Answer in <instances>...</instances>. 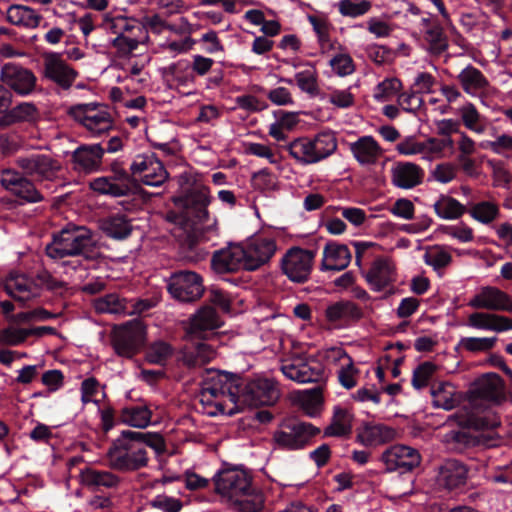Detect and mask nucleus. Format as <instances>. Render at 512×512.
I'll return each mask as SVG.
<instances>
[{"mask_svg": "<svg viewBox=\"0 0 512 512\" xmlns=\"http://www.w3.org/2000/svg\"><path fill=\"white\" fill-rule=\"evenodd\" d=\"M468 306L477 310L512 312V298L497 287L485 286L469 300Z\"/></svg>", "mask_w": 512, "mask_h": 512, "instance_id": "obj_16", "label": "nucleus"}, {"mask_svg": "<svg viewBox=\"0 0 512 512\" xmlns=\"http://www.w3.org/2000/svg\"><path fill=\"white\" fill-rule=\"evenodd\" d=\"M212 196L210 189L205 185H195L182 195L172 197V202L177 208L183 209L187 218L198 224H206L207 232H218V220L211 217L208 206Z\"/></svg>", "mask_w": 512, "mask_h": 512, "instance_id": "obj_5", "label": "nucleus"}, {"mask_svg": "<svg viewBox=\"0 0 512 512\" xmlns=\"http://www.w3.org/2000/svg\"><path fill=\"white\" fill-rule=\"evenodd\" d=\"M104 152L100 144L78 147L72 155L74 168L84 173L97 171L101 167Z\"/></svg>", "mask_w": 512, "mask_h": 512, "instance_id": "obj_23", "label": "nucleus"}, {"mask_svg": "<svg viewBox=\"0 0 512 512\" xmlns=\"http://www.w3.org/2000/svg\"><path fill=\"white\" fill-rule=\"evenodd\" d=\"M15 164L26 176L15 169H4L0 176L1 185L19 198L32 203L41 201L43 197L27 176L41 182L53 181L61 170L59 161L47 154L19 156Z\"/></svg>", "mask_w": 512, "mask_h": 512, "instance_id": "obj_1", "label": "nucleus"}, {"mask_svg": "<svg viewBox=\"0 0 512 512\" xmlns=\"http://www.w3.org/2000/svg\"><path fill=\"white\" fill-rule=\"evenodd\" d=\"M423 156L429 158L435 155H440L446 148L453 146L451 137L444 138H429L422 142Z\"/></svg>", "mask_w": 512, "mask_h": 512, "instance_id": "obj_56", "label": "nucleus"}, {"mask_svg": "<svg viewBox=\"0 0 512 512\" xmlns=\"http://www.w3.org/2000/svg\"><path fill=\"white\" fill-rule=\"evenodd\" d=\"M424 40L430 54L438 56L448 48V39L440 25L429 26L424 30Z\"/></svg>", "mask_w": 512, "mask_h": 512, "instance_id": "obj_46", "label": "nucleus"}, {"mask_svg": "<svg viewBox=\"0 0 512 512\" xmlns=\"http://www.w3.org/2000/svg\"><path fill=\"white\" fill-rule=\"evenodd\" d=\"M11 111L16 123H36L40 119L39 109L31 102H22Z\"/></svg>", "mask_w": 512, "mask_h": 512, "instance_id": "obj_50", "label": "nucleus"}, {"mask_svg": "<svg viewBox=\"0 0 512 512\" xmlns=\"http://www.w3.org/2000/svg\"><path fill=\"white\" fill-rule=\"evenodd\" d=\"M423 169L412 162H397L391 169V181L394 186L412 189L423 181Z\"/></svg>", "mask_w": 512, "mask_h": 512, "instance_id": "obj_22", "label": "nucleus"}, {"mask_svg": "<svg viewBox=\"0 0 512 512\" xmlns=\"http://www.w3.org/2000/svg\"><path fill=\"white\" fill-rule=\"evenodd\" d=\"M230 395L239 408L245 406L274 405L279 397L280 390L272 379L257 377L250 381L236 378V386L230 388Z\"/></svg>", "mask_w": 512, "mask_h": 512, "instance_id": "obj_3", "label": "nucleus"}, {"mask_svg": "<svg viewBox=\"0 0 512 512\" xmlns=\"http://www.w3.org/2000/svg\"><path fill=\"white\" fill-rule=\"evenodd\" d=\"M29 337L28 329L9 326L0 329V345L18 346Z\"/></svg>", "mask_w": 512, "mask_h": 512, "instance_id": "obj_53", "label": "nucleus"}, {"mask_svg": "<svg viewBox=\"0 0 512 512\" xmlns=\"http://www.w3.org/2000/svg\"><path fill=\"white\" fill-rule=\"evenodd\" d=\"M434 210L440 218L446 220L459 219L467 211L465 205L448 195H441L439 197V199L434 203Z\"/></svg>", "mask_w": 512, "mask_h": 512, "instance_id": "obj_42", "label": "nucleus"}, {"mask_svg": "<svg viewBox=\"0 0 512 512\" xmlns=\"http://www.w3.org/2000/svg\"><path fill=\"white\" fill-rule=\"evenodd\" d=\"M44 76L67 90L73 85L78 72L68 65L59 53H48L44 56Z\"/></svg>", "mask_w": 512, "mask_h": 512, "instance_id": "obj_18", "label": "nucleus"}, {"mask_svg": "<svg viewBox=\"0 0 512 512\" xmlns=\"http://www.w3.org/2000/svg\"><path fill=\"white\" fill-rule=\"evenodd\" d=\"M401 88V82L397 78L385 79L379 83L375 90V98L378 100H389Z\"/></svg>", "mask_w": 512, "mask_h": 512, "instance_id": "obj_61", "label": "nucleus"}, {"mask_svg": "<svg viewBox=\"0 0 512 512\" xmlns=\"http://www.w3.org/2000/svg\"><path fill=\"white\" fill-rule=\"evenodd\" d=\"M215 492L232 501L249 496L252 491L251 477L237 468L223 469L214 477Z\"/></svg>", "mask_w": 512, "mask_h": 512, "instance_id": "obj_9", "label": "nucleus"}, {"mask_svg": "<svg viewBox=\"0 0 512 512\" xmlns=\"http://www.w3.org/2000/svg\"><path fill=\"white\" fill-rule=\"evenodd\" d=\"M128 305V300L120 298L117 294H108L93 301V307L98 313H129Z\"/></svg>", "mask_w": 512, "mask_h": 512, "instance_id": "obj_44", "label": "nucleus"}, {"mask_svg": "<svg viewBox=\"0 0 512 512\" xmlns=\"http://www.w3.org/2000/svg\"><path fill=\"white\" fill-rule=\"evenodd\" d=\"M350 151L361 165H374L383 155V149L372 136H362L351 143Z\"/></svg>", "mask_w": 512, "mask_h": 512, "instance_id": "obj_27", "label": "nucleus"}, {"mask_svg": "<svg viewBox=\"0 0 512 512\" xmlns=\"http://www.w3.org/2000/svg\"><path fill=\"white\" fill-rule=\"evenodd\" d=\"M396 431L384 424L367 423L359 430L357 438L366 446H377L392 441Z\"/></svg>", "mask_w": 512, "mask_h": 512, "instance_id": "obj_31", "label": "nucleus"}, {"mask_svg": "<svg viewBox=\"0 0 512 512\" xmlns=\"http://www.w3.org/2000/svg\"><path fill=\"white\" fill-rule=\"evenodd\" d=\"M101 230L114 239H125L132 232L130 220L122 214L111 215L100 221Z\"/></svg>", "mask_w": 512, "mask_h": 512, "instance_id": "obj_40", "label": "nucleus"}, {"mask_svg": "<svg viewBox=\"0 0 512 512\" xmlns=\"http://www.w3.org/2000/svg\"><path fill=\"white\" fill-rule=\"evenodd\" d=\"M424 261L435 270H439L447 267L451 263L452 256L444 249L436 247L424 254Z\"/></svg>", "mask_w": 512, "mask_h": 512, "instance_id": "obj_55", "label": "nucleus"}, {"mask_svg": "<svg viewBox=\"0 0 512 512\" xmlns=\"http://www.w3.org/2000/svg\"><path fill=\"white\" fill-rule=\"evenodd\" d=\"M323 358L327 363L339 365L340 367L343 365H350L352 360L346 351L341 347H331L325 349L323 351Z\"/></svg>", "mask_w": 512, "mask_h": 512, "instance_id": "obj_62", "label": "nucleus"}, {"mask_svg": "<svg viewBox=\"0 0 512 512\" xmlns=\"http://www.w3.org/2000/svg\"><path fill=\"white\" fill-rule=\"evenodd\" d=\"M467 324L472 328L495 332L512 330L511 318L488 312H474L470 314L467 319Z\"/></svg>", "mask_w": 512, "mask_h": 512, "instance_id": "obj_28", "label": "nucleus"}, {"mask_svg": "<svg viewBox=\"0 0 512 512\" xmlns=\"http://www.w3.org/2000/svg\"><path fill=\"white\" fill-rule=\"evenodd\" d=\"M236 386V378H229L227 375L214 374L208 381H205L201 387L200 393H203L205 399L213 397L217 400H229L235 404L230 395V388Z\"/></svg>", "mask_w": 512, "mask_h": 512, "instance_id": "obj_30", "label": "nucleus"}, {"mask_svg": "<svg viewBox=\"0 0 512 512\" xmlns=\"http://www.w3.org/2000/svg\"><path fill=\"white\" fill-rule=\"evenodd\" d=\"M244 247L249 250V253H254L257 260H261L265 264L270 261L276 252L275 241L267 237H257Z\"/></svg>", "mask_w": 512, "mask_h": 512, "instance_id": "obj_47", "label": "nucleus"}, {"mask_svg": "<svg viewBox=\"0 0 512 512\" xmlns=\"http://www.w3.org/2000/svg\"><path fill=\"white\" fill-rule=\"evenodd\" d=\"M216 355L217 351L212 344L199 342L183 351L182 362L188 368H197L212 361Z\"/></svg>", "mask_w": 512, "mask_h": 512, "instance_id": "obj_36", "label": "nucleus"}, {"mask_svg": "<svg viewBox=\"0 0 512 512\" xmlns=\"http://www.w3.org/2000/svg\"><path fill=\"white\" fill-rule=\"evenodd\" d=\"M276 176L270 171L263 169L252 177V186L260 191H271L276 188Z\"/></svg>", "mask_w": 512, "mask_h": 512, "instance_id": "obj_60", "label": "nucleus"}, {"mask_svg": "<svg viewBox=\"0 0 512 512\" xmlns=\"http://www.w3.org/2000/svg\"><path fill=\"white\" fill-rule=\"evenodd\" d=\"M130 171L134 178L148 186H160L168 178L164 165L154 154L137 155L130 166Z\"/></svg>", "mask_w": 512, "mask_h": 512, "instance_id": "obj_13", "label": "nucleus"}, {"mask_svg": "<svg viewBox=\"0 0 512 512\" xmlns=\"http://www.w3.org/2000/svg\"><path fill=\"white\" fill-rule=\"evenodd\" d=\"M468 213L474 220L489 225L500 217V208L496 202L480 201L471 205Z\"/></svg>", "mask_w": 512, "mask_h": 512, "instance_id": "obj_43", "label": "nucleus"}, {"mask_svg": "<svg viewBox=\"0 0 512 512\" xmlns=\"http://www.w3.org/2000/svg\"><path fill=\"white\" fill-rule=\"evenodd\" d=\"M2 82L21 96L32 93L36 87L37 78L34 73L15 63H6L1 68Z\"/></svg>", "mask_w": 512, "mask_h": 512, "instance_id": "obj_15", "label": "nucleus"}, {"mask_svg": "<svg viewBox=\"0 0 512 512\" xmlns=\"http://www.w3.org/2000/svg\"><path fill=\"white\" fill-rule=\"evenodd\" d=\"M69 114L92 136L108 133L114 126L113 111L107 105L87 103L73 106Z\"/></svg>", "mask_w": 512, "mask_h": 512, "instance_id": "obj_7", "label": "nucleus"}, {"mask_svg": "<svg viewBox=\"0 0 512 512\" xmlns=\"http://www.w3.org/2000/svg\"><path fill=\"white\" fill-rule=\"evenodd\" d=\"M472 394L476 398L490 402H500L504 395L503 380L495 373L483 375L475 382Z\"/></svg>", "mask_w": 512, "mask_h": 512, "instance_id": "obj_24", "label": "nucleus"}, {"mask_svg": "<svg viewBox=\"0 0 512 512\" xmlns=\"http://www.w3.org/2000/svg\"><path fill=\"white\" fill-rule=\"evenodd\" d=\"M94 245L92 231L85 226L68 224L53 236L46 246V254L52 259L86 255Z\"/></svg>", "mask_w": 512, "mask_h": 512, "instance_id": "obj_4", "label": "nucleus"}, {"mask_svg": "<svg viewBox=\"0 0 512 512\" xmlns=\"http://www.w3.org/2000/svg\"><path fill=\"white\" fill-rule=\"evenodd\" d=\"M365 279L373 291L380 292L396 281L394 263L388 258L376 259L365 274Z\"/></svg>", "mask_w": 512, "mask_h": 512, "instance_id": "obj_19", "label": "nucleus"}, {"mask_svg": "<svg viewBox=\"0 0 512 512\" xmlns=\"http://www.w3.org/2000/svg\"><path fill=\"white\" fill-rule=\"evenodd\" d=\"M300 403L309 416L318 414L323 403L321 388L317 387L304 392L300 398Z\"/></svg>", "mask_w": 512, "mask_h": 512, "instance_id": "obj_51", "label": "nucleus"}, {"mask_svg": "<svg viewBox=\"0 0 512 512\" xmlns=\"http://www.w3.org/2000/svg\"><path fill=\"white\" fill-rule=\"evenodd\" d=\"M433 406L444 410L455 408L461 400L455 386L449 382H434L430 388Z\"/></svg>", "mask_w": 512, "mask_h": 512, "instance_id": "obj_33", "label": "nucleus"}, {"mask_svg": "<svg viewBox=\"0 0 512 512\" xmlns=\"http://www.w3.org/2000/svg\"><path fill=\"white\" fill-rule=\"evenodd\" d=\"M351 261V252L344 244L329 242L324 246L321 269L327 271H340L345 269Z\"/></svg>", "mask_w": 512, "mask_h": 512, "instance_id": "obj_25", "label": "nucleus"}, {"mask_svg": "<svg viewBox=\"0 0 512 512\" xmlns=\"http://www.w3.org/2000/svg\"><path fill=\"white\" fill-rule=\"evenodd\" d=\"M152 412L145 404L124 407L120 413L123 423L136 428H145L151 422Z\"/></svg>", "mask_w": 512, "mask_h": 512, "instance_id": "obj_41", "label": "nucleus"}, {"mask_svg": "<svg viewBox=\"0 0 512 512\" xmlns=\"http://www.w3.org/2000/svg\"><path fill=\"white\" fill-rule=\"evenodd\" d=\"M362 315L361 308L351 301H338L328 305L325 309V317L331 323L356 321Z\"/></svg>", "mask_w": 512, "mask_h": 512, "instance_id": "obj_35", "label": "nucleus"}, {"mask_svg": "<svg viewBox=\"0 0 512 512\" xmlns=\"http://www.w3.org/2000/svg\"><path fill=\"white\" fill-rule=\"evenodd\" d=\"M496 337H464L460 340L459 346L469 352H486L496 344Z\"/></svg>", "mask_w": 512, "mask_h": 512, "instance_id": "obj_52", "label": "nucleus"}, {"mask_svg": "<svg viewBox=\"0 0 512 512\" xmlns=\"http://www.w3.org/2000/svg\"><path fill=\"white\" fill-rule=\"evenodd\" d=\"M145 328L140 321H131L115 328L112 334V345L117 355L131 358L144 343Z\"/></svg>", "mask_w": 512, "mask_h": 512, "instance_id": "obj_12", "label": "nucleus"}, {"mask_svg": "<svg viewBox=\"0 0 512 512\" xmlns=\"http://www.w3.org/2000/svg\"><path fill=\"white\" fill-rule=\"evenodd\" d=\"M221 325L222 322L216 310L206 306L192 316L188 332L192 338H202L205 332L215 330Z\"/></svg>", "mask_w": 512, "mask_h": 512, "instance_id": "obj_26", "label": "nucleus"}, {"mask_svg": "<svg viewBox=\"0 0 512 512\" xmlns=\"http://www.w3.org/2000/svg\"><path fill=\"white\" fill-rule=\"evenodd\" d=\"M319 432V429L310 423L288 420L283 422L273 434L276 445L286 450L304 448Z\"/></svg>", "mask_w": 512, "mask_h": 512, "instance_id": "obj_8", "label": "nucleus"}, {"mask_svg": "<svg viewBox=\"0 0 512 512\" xmlns=\"http://www.w3.org/2000/svg\"><path fill=\"white\" fill-rule=\"evenodd\" d=\"M329 64L332 70L339 76H347L354 72L355 65L350 55L339 53L333 56Z\"/></svg>", "mask_w": 512, "mask_h": 512, "instance_id": "obj_57", "label": "nucleus"}, {"mask_svg": "<svg viewBox=\"0 0 512 512\" xmlns=\"http://www.w3.org/2000/svg\"><path fill=\"white\" fill-rule=\"evenodd\" d=\"M105 20L109 24L110 31L117 36H125V33H129L136 28L135 20L125 16L106 17ZM137 29L141 30L139 27Z\"/></svg>", "mask_w": 512, "mask_h": 512, "instance_id": "obj_58", "label": "nucleus"}, {"mask_svg": "<svg viewBox=\"0 0 512 512\" xmlns=\"http://www.w3.org/2000/svg\"><path fill=\"white\" fill-rule=\"evenodd\" d=\"M6 17L9 23L25 28H36L42 20V16L32 8L16 4L8 7Z\"/></svg>", "mask_w": 512, "mask_h": 512, "instance_id": "obj_38", "label": "nucleus"}, {"mask_svg": "<svg viewBox=\"0 0 512 512\" xmlns=\"http://www.w3.org/2000/svg\"><path fill=\"white\" fill-rule=\"evenodd\" d=\"M381 460L388 471L409 472L419 466L421 456L418 450L412 447L394 445L383 452Z\"/></svg>", "mask_w": 512, "mask_h": 512, "instance_id": "obj_17", "label": "nucleus"}, {"mask_svg": "<svg viewBox=\"0 0 512 512\" xmlns=\"http://www.w3.org/2000/svg\"><path fill=\"white\" fill-rule=\"evenodd\" d=\"M464 126L478 134L485 131L486 126L482 122V116L472 103H467L459 109Z\"/></svg>", "mask_w": 512, "mask_h": 512, "instance_id": "obj_48", "label": "nucleus"}, {"mask_svg": "<svg viewBox=\"0 0 512 512\" xmlns=\"http://www.w3.org/2000/svg\"><path fill=\"white\" fill-rule=\"evenodd\" d=\"M436 370V366L431 362L420 364L413 373L412 385L416 389L425 387Z\"/></svg>", "mask_w": 512, "mask_h": 512, "instance_id": "obj_59", "label": "nucleus"}, {"mask_svg": "<svg viewBox=\"0 0 512 512\" xmlns=\"http://www.w3.org/2000/svg\"><path fill=\"white\" fill-rule=\"evenodd\" d=\"M290 157L300 165L318 163L331 156L337 149V138L333 132L324 131L313 138L298 137L282 146Z\"/></svg>", "mask_w": 512, "mask_h": 512, "instance_id": "obj_2", "label": "nucleus"}, {"mask_svg": "<svg viewBox=\"0 0 512 512\" xmlns=\"http://www.w3.org/2000/svg\"><path fill=\"white\" fill-rule=\"evenodd\" d=\"M467 478L466 467L457 460H447L439 468L438 484L448 490L458 488L465 484Z\"/></svg>", "mask_w": 512, "mask_h": 512, "instance_id": "obj_29", "label": "nucleus"}, {"mask_svg": "<svg viewBox=\"0 0 512 512\" xmlns=\"http://www.w3.org/2000/svg\"><path fill=\"white\" fill-rule=\"evenodd\" d=\"M337 7L342 16L356 18L368 13L372 3L369 0H340Z\"/></svg>", "mask_w": 512, "mask_h": 512, "instance_id": "obj_49", "label": "nucleus"}, {"mask_svg": "<svg viewBox=\"0 0 512 512\" xmlns=\"http://www.w3.org/2000/svg\"><path fill=\"white\" fill-rule=\"evenodd\" d=\"M81 483L90 489H111L120 484V478L111 471L85 468L80 473Z\"/></svg>", "mask_w": 512, "mask_h": 512, "instance_id": "obj_34", "label": "nucleus"}, {"mask_svg": "<svg viewBox=\"0 0 512 512\" xmlns=\"http://www.w3.org/2000/svg\"><path fill=\"white\" fill-rule=\"evenodd\" d=\"M167 289L174 299L185 303L198 300L204 292L201 276L188 270L173 273L168 279Z\"/></svg>", "mask_w": 512, "mask_h": 512, "instance_id": "obj_11", "label": "nucleus"}, {"mask_svg": "<svg viewBox=\"0 0 512 512\" xmlns=\"http://www.w3.org/2000/svg\"><path fill=\"white\" fill-rule=\"evenodd\" d=\"M462 89L469 95L475 96L487 89L489 81L485 75L472 65L466 66L457 76Z\"/></svg>", "mask_w": 512, "mask_h": 512, "instance_id": "obj_37", "label": "nucleus"}, {"mask_svg": "<svg viewBox=\"0 0 512 512\" xmlns=\"http://www.w3.org/2000/svg\"><path fill=\"white\" fill-rule=\"evenodd\" d=\"M90 188L103 195H110L113 197L127 196L131 191L128 190L127 184L123 182H116L112 178L98 177L90 182Z\"/></svg>", "mask_w": 512, "mask_h": 512, "instance_id": "obj_45", "label": "nucleus"}, {"mask_svg": "<svg viewBox=\"0 0 512 512\" xmlns=\"http://www.w3.org/2000/svg\"><path fill=\"white\" fill-rule=\"evenodd\" d=\"M291 65L294 69H299L295 74V82L298 88L311 96L319 93L318 72L315 65L311 62L292 61Z\"/></svg>", "mask_w": 512, "mask_h": 512, "instance_id": "obj_32", "label": "nucleus"}, {"mask_svg": "<svg viewBox=\"0 0 512 512\" xmlns=\"http://www.w3.org/2000/svg\"><path fill=\"white\" fill-rule=\"evenodd\" d=\"M313 259V252L298 247L291 248L282 258V270L290 280L305 282L310 276Z\"/></svg>", "mask_w": 512, "mask_h": 512, "instance_id": "obj_14", "label": "nucleus"}, {"mask_svg": "<svg viewBox=\"0 0 512 512\" xmlns=\"http://www.w3.org/2000/svg\"><path fill=\"white\" fill-rule=\"evenodd\" d=\"M109 467L119 472H134L149 463L146 448L132 442L116 440L106 453Z\"/></svg>", "mask_w": 512, "mask_h": 512, "instance_id": "obj_6", "label": "nucleus"}, {"mask_svg": "<svg viewBox=\"0 0 512 512\" xmlns=\"http://www.w3.org/2000/svg\"><path fill=\"white\" fill-rule=\"evenodd\" d=\"M5 290L13 299L23 304L40 296L36 279L24 274H11L5 280Z\"/></svg>", "mask_w": 512, "mask_h": 512, "instance_id": "obj_21", "label": "nucleus"}, {"mask_svg": "<svg viewBox=\"0 0 512 512\" xmlns=\"http://www.w3.org/2000/svg\"><path fill=\"white\" fill-rule=\"evenodd\" d=\"M244 246L232 244L213 254L211 265L216 273H234L243 270Z\"/></svg>", "mask_w": 512, "mask_h": 512, "instance_id": "obj_20", "label": "nucleus"}, {"mask_svg": "<svg viewBox=\"0 0 512 512\" xmlns=\"http://www.w3.org/2000/svg\"><path fill=\"white\" fill-rule=\"evenodd\" d=\"M280 370L283 375L298 383H313L324 379L325 370L316 359L292 356L281 360Z\"/></svg>", "mask_w": 512, "mask_h": 512, "instance_id": "obj_10", "label": "nucleus"}, {"mask_svg": "<svg viewBox=\"0 0 512 512\" xmlns=\"http://www.w3.org/2000/svg\"><path fill=\"white\" fill-rule=\"evenodd\" d=\"M141 42L136 38H130L127 36H116L112 40V46L116 49L117 53L122 56H129L134 50H136Z\"/></svg>", "mask_w": 512, "mask_h": 512, "instance_id": "obj_63", "label": "nucleus"}, {"mask_svg": "<svg viewBox=\"0 0 512 512\" xmlns=\"http://www.w3.org/2000/svg\"><path fill=\"white\" fill-rule=\"evenodd\" d=\"M172 347L165 342L153 343L146 354L148 362L152 364L163 365L172 356Z\"/></svg>", "mask_w": 512, "mask_h": 512, "instance_id": "obj_54", "label": "nucleus"}, {"mask_svg": "<svg viewBox=\"0 0 512 512\" xmlns=\"http://www.w3.org/2000/svg\"><path fill=\"white\" fill-rule=\"evenodd\" d=\"M154 508L161 509L165 512H179L182 508V502L179 499L166 495H159L151 501Z\"/></svg>", "mask_w": 512, "mask_h": 512, "instance_id": "obj_64", "label": "nucleus"}, {"mask_svg": "<svg viewBox=\"0 0 512 512\" xmlns=\"http://www.w3.org/2000/svg\"><path fill=\"white\" fill-rule=\"evenodd\" d=\"M353 415L346 408L336 406L331 423L325 428L324 435L330 437L347 436L352 431Z\"/></svg>", "mask_w": 512, "mask_h": 512, "instance_id": "obj_39", "label": "nucleus"}]
</instances>
